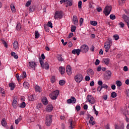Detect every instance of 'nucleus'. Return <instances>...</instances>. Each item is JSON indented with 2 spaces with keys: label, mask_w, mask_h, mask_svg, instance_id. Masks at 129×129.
<instances>
[{
  "label": "nucleus",
  "mask_w": 129,
  "mask_h": 129,
  "mask_svg": "<svg viewBox=\"0 0 129 129\" xmlns=\"http://www.w3.org/2000/svg\"><path fill=\"white\" fill-rule=\"evenodd\" d=\"M111 6H106L103 12L104 15L106 16H108L111 12Z\"/></svg>",
  "instance_id": "obj_7"
},
{
  "label": "nucleus",
  "mask_w": 129,
  "mask_h": 129,
  "mask_svg": "<svg viewBox=\"0 0 129 129\" xmlns=\"http://www.w3.org/2000/svg\"><path fill=\"white\" fill-rule=\"evenodd\" d=\"M110 19L111 20H115V15H114L113 14H111L110 15Z\"/></svg>",
  "instance_id": "obj_43"
},
{
  "label": "nucleus",
  "mask_w": 129,
  "mask_h": 129,
  "mask_svg": "<svg viewBox=\"0 0 129 129\" xmlns=\"http://www.w3.org/2000/svg\"><path fill=\"white\" fill-rule=\"evenodd\" d=\"M48 27H49L50 28H53V26L52 25V22L50 21H49L47 23Z\"/></svg>",
  "instance_id": "obj_50"
},
{
  "label": "nucleus",
  "mask_w": 129,
  "mask_h": 129,
  "mask_svg": "<svg viewBox=\"0 0 129 129\" xmlns=\"http://www.w3.org/2000/svg\"><path fill=\"white\" fill-rule=\"evenodd\" d=\"M59 84L61 86H63V85L65 84V81L63 80H60L59 81Z\"/></svg>",
  "instance_id": "obj_39"
},
{
  "label": "nucleus",
  "mask_w": 129,
  "mask_h": 129,
  "mask_svg": "<svg viewBox=\"0 0 129 129\" xmlns=\"http://www.w3.org/2000/svg\"><path fill=\"white\" fill-rule=\"evenodd\" d=\"M101 87L102 88V89L103 88H104L105 89H107V88H108V86H107V85L103 84V85H102V86H101Z\"/></svg>",
  "instance_id": "obj_47"
},
{
  "label": "nucleus",
  "mask_w": 129,
  "mask_h": 129,
  "mask_svg": "<svg viewBox=\"0 0 129 129\" xmlns=\"http://www.w3.org/2000/svg\"><path fill=\"white\" fill-rule=\"evenodd\" d=\"M19 107L21 108H25V107H26V103H25V102H22Z\"/></svg>",
  "instance_id": "obj_30"
},
{
  "label": "nucleus",
  "mask_w": 129,
  "mask_h": 129,
  "mask_svg": "<svg viewBox=\"0 0 129 129\" xmlns=\"http://www.w3.org/2000/svg\"><path fill=\"white\" fill-rule=\"evenodd\" d=\"M98 85H99V86H102V85H103V82H102V81H99L98 82Z\"/></svg>",
  "instance_id": "obj_61"
},
{
  "label": "nucleus",
  "mask_w": 129,
  "mask_h": 129,
  "mask_svg": "<svg viewBox=\"0 0 129 129\" xmlns=\"http://www.w3.org/2000/svg\"><path fill=\"white\" fill-rule=\"evenodd\" d=\"M2 43L3 45H4L5 47H6V48H8V43H7V42L6 41L3 40L2 41Z\"/></svg>",
  "instance_id": "obj_45"
},
{
  "label": "nucleus",
  "mask_w": 129,
  "mask_h": 129,
  "mask_svg": "<svg viewBox=\"0 0 129 129\" xmlns=\"http://www.w3.org/2000/svg\"><path fill=\"white\" fill-rule=\"evenodd\" d=\"M115 129H124V124L122 123L120 125L115 124Z\"/></svg>",
  "instance_id": "obj_15"
},
{
  "label": "nucleus",
  "mask_w": 129,
  "mask_h": 129,
  "mask_svg": "<svg viewBox=\"0 0 129 129\" xmlns=\"http://www.w3.org/2000/svg\"><path fill=\"white\" fill-rule=\"evenodd\" d=\"M78 8L79 9L82 8V1H80L78 2Z\"/></svg>",
  "instance_id": "obj_41"
},
{
  "label": "nucleus",
  "mask_w": 129,
  "mask_h": 129,
  "mask_svg": "<svg viewBox=\"0 0 129 129\" xmlns=\"http://www.w3.org/2000/svg\"><path fill=\"white\" fill-rule=\"evenodd\" d=\"M106 72L108 76H109V77H111L112 73H111V72L110 71H107Z\"/></svg>",
  "instance_id": "obj_51"
},
{
  "label": "nucleus",
  "mask_w": 129,
  "mask_h": 129,
  "mask_svg": "<svg viewBox=\"0 0 129 129\" xmlns=\"http://www.w3.org/2000/svg\"><path fill=\"white\" fill-rule=\"evenodd\" d=\"M39 62L40 65L41 66V67H44V61H43V60H42L41 58L39 59Z\"/></svg>",
  "instance_id": "obj_44"
},
{
  "label": "nucleus",
  "mask_w": 129,
  "mask_h": 129,
  "mask_svg": "<svg viewBox=\"0 0 129 129\" xmlns=\"http://www.w3.org/2000/svg\"><path fill=\"white\" fill-rule=\"evenodd\" d=\"M116 96H117V95L116 94V93H115V92H113L111 93V97H112V98H115Z\"/></svg>",
  "instance_id": "obj_32"
},
{
  "label": "nucleus",
  "mask_w": 129,
  "mask_h": 129,
  "mask_svg": "<svg viewBox=\"0 0 129 129\" xmlns=\"http://www.w3.org/2000/svg\"><path fill=\"white\" fill-rule=\"evenodd\" d=\"M63 16H64V14L62 11H56L54 14V19L55 20H56V19H62Z\"/></svg>",
  "instance_id": "obj_5"
},
{
  "label": "nucleus",
  "mask_w": 129,
  "mask_h": 129,
  "mask_svg": "<svg viewBox=\"0 0 129 129\" xmlns=\"http://www.w3.org/2000/svg\"><path fill=\"white\" fill-rule=\"evenodd\" d=\"M10 7L12 12L13 13H15V12H16V8H15V5H14V4H11Z\"/></svg>",
  "instance_id": "obj_29"
},
{
  "label": "nucleus",
  "mask_w": 129,
  "mask_h": 129,
  "mask_svg": "<svg viewBox=\"0 0 129 129\" xmlns=\"http://www.w3.org/2000/svg\"><path fill=\"white\" fill-rule=\"evenodd\" d=\"M42 102L44 105H47V104L48 103V100L47 99V98L43 97L42 99Z\"/></svg>",
  "instance_id": "obj_22"
},
{
  "label": "nucleus",
  "mask_w": 129,
  "mask_h": 129,
  "mask_svg": "<svg viewBox=\"0 0 129 129\" xmlns=\"http://www.w3.org/2000/svg\"><path fill=\"white\" fill-rule=\"evenodd\" d=\"M40 37V33L38 32V31H35V39H38Z\"/></svg>",
  "instance_id": "obj_31"
},
{
  "label": "nucleus",
  "mask_w": 129,
  "mask_h": 129,
  "mask_svg": "<svg viewBox=\"0 0 129 129\" xmlns=\"http://www.w3.org/2000/svg\"><path fill=\"white\" fill-rule=\"evenodd\" d=\"M87 100L91 104H94L95 103V99H94V98L91 95L87 96Z\"/></svg>",
  "instance_id": "obj_6"
},
{
  "label": "nucleus",
  "mask_w": 129,
  "mask_h": 129,
  "mask_svg": "<svg viewBox=\"0 0 129 129\" xmlns=\"http://www.w3.org/2000/svg\"><path fill=\"white\" fill-rule=\"evenodd\" d=\"M59 90H56L52 92V93H51L49 94V97L51 99H52V100H55L57 99V97H58V95H59Z\"/></svg>",
  "instance_id": "obj_2"
},
{
  "label": "nucleus",
  "mask_w": 129,
  "mask_h": 129,
  "mask_svg": "<svg viewBox=\"0 0 129 129\" xmlns=\"http://www.w3.org/2000/svg\"><path fill=\"white\" fill-rule=\"evenodd\" d=\"M76 109L77 111H79L81 109V107L80 105H77L76 107Z\"/></svg>",
  "instance_id": "obj_54"
},
{
  "label": "nucleus",
  "mask_w": 129,
  "mask_h": 129,
  "mask_svg": "<svg viewBox=\"0 0 129 129\" xmlns=\"http://www.w3.org/2000/svg\"><path fill=\"white\" fill-rule=\"evenodd\" d=\"M68 46H69V47L71 48V47H72L73 46V43H72V42L71 41H70L68 43Z\"/></svg>",
  "instance_id": "obj_64"
},
{
  "label": "nucleus",
  "mask_w": 129,
  "mask_h": 129,
  "mask_svg": "<svg viewBox=\"0 0 129 129\" xmlns=\"http://www.w3.org/2000/svg\"><path fill=\"white\" fill-rule=\"evenodd\" d=\"M80 49H75L72 51V53L74 54V55H77V56H79L80 54Z\"/></svg>",
  "instance_id": "obj_11"
},
{
  "label": "nucleus",
  "mask_w": 129,
  "mask_h": 129,
  "mask_svg": "<svg viewBox=\"0 0 129 129\" xmlns=\"http://www.w3.org/2000/svg\"><path fill=\"white\" fill-rule=\"evenodd\" d=\"M35 91H36L37 92H41V91H42V88L38 85H36L35 86Z\"/></svg>",
  "instance_id": "obj_23"
},
{
  "label": "nucleus",
  "mask_w": 129,
  "mask_h": 129,
  "mask_svg": "<svg viewBox=\"0 0 129 129\" xmlns=\"http://www.w3.org/2000/svg\"><path fill=\"white\" fill-rule=\"evenodd\" d=\"M59 71L61 74V75H63L64 73H65V68L63 67H60L59 68Z\"/></svg>",
  "instance_id": "obj_21"
},
{
  "label": "nucleus",
  "mask_w": 129,
  "mask_h": 129,
  "mask_svg": "<svg viewBox=\"0 0 129 129\" xmlns=\"http://www.w3.org/2000/svg\"><path fill=\"white\" fill-rule=\"evenodd\" d=\"M90 24L92 26H97V21H91Z\"/></svg>",
  "instance_id": "obj_34"
},
{
  "label": "nucleus",
  "mask_w": 129,
  "mask_h": 129,
  "mask_svg": "<svg viewBox=\"0 0 129 129\" xmlns=\"http://www.w3.org/2000/svg\"><path fill=\"white\" fill-rule=\"evenodd\" d=\"M87 73L88 75H91V76H93V75H94V71L91 69H88L87 71Z\"/></svg>",
  "instance_id": "obj_17"
},
{
  "label": "nucleus",
  "mask_w": 129,
  "mask_h": 129,
  "mask_svg": "<svg viewBox=\"0 0 129 129\" xmlns=\"http://www.w3.org/2000/svg\"><path fill=\"white\" fill-rule=\"evenodd\" d=\"M99 63H100V61L99 60V59H97L96 60V61L95 62V65H99Z\"/></svg>",
  "instance_id": "obj_52"
},
{
  "label": "nucleus",
  "mask_w": 129,
  "mask_h": 129,
  "mask_svg": "<svg viewBox=\"0 0 129 129\" xmlns=\"http://www.w3.org/2000/svg\"><path fill=\"white\" fill-rule=\"evenodd\" d=\"M118 25H119V26H120V28H123L124 27V24L122 22H120L118 24Z\"/></svg>",
  "instance_id": "obj_55"
},
{
  "label": "nucleus",
  "mask_w": 129,
  "mask_h": 129,
  "mask_svg": "<svg viewBox=\"0 0 129 129\" xmlns=\"http://www.w3.org/2000/svg\"><path fill=\"white\" fill-rule=\"evenodd\" d=\"M61 43H62V45L63 46H66L67 45V42H64V39H61Z\"/></svg>",
  "instance_id": "obj_58"
},
{
  "label": "nucleus",
  "mask_w": 129,
  "mask_h": 129,
  "mask_svg": "<svg viewBox=\"0 0 129 129\" xmlns=\"http://www.w3.org/2000/svg\"><path fill=\"white\" fill-rule=\"evenodd\" d=\"M67 103H76V99L74 97H72L71 99H68L67 101Z\"/></svg>",
  "instance_id": "obj_9"
},
{
  "label": "nucleus",
  "mask_w": 129,
  "mask_h": 129,
  "mask_svg": "<svg viewBox=\"0 0 129 129\" xmlns=\"http://www.w3.org/2000/svg\"><path fill=\"white\" fill-rule=\"evenodd\" d=\"M74 79L76 82L80 83L83 80V76L81 74H78L75 76Z\"/></svg>",
  "instance_id": "obj_4"
},
{
  "label": "nucleus",
  "mask_w": 129,
  "mask_h": 129,
  "mask_svg": "<svg viewBox=\"0 0 129 129\" xmlns=\"http://www.w3.org/2000/svg\"><path fill=\"white\" fill-rule=\"evenodd\" d=\"M13 48L15 50H17L19 48V43L18 41H15L13 43Z\"/></svg>",
  "instance_id": "obj_20"
},
{
  "label": "nucleus",
  "mask_w": 129,
  "mask_h": 129,
  "mask_svg": "<svg viewBox=\"0 0 129 129\" xmlns=\"http://www.w3.org/2000/svg\"><path fill=\"white\" fill-rule=\"evenodd\" d=\"M35 10H36V7L34 6H30L29 7V11L30 13H33L35 12Z\"/></svg>",
  "instance_id": "obj_24"
},
{
  "label": "nucleus",
  "mask_w": 129,
  "mask_h": 129,
  "mask_svg": "<svg viewBox=\"0 0 129 129\" xmlns=\"http://www.w3.org/2000/svg\"><path fill=\"white\" fill-rule=\"evenodd\" d=\"M11 56H13L15 59H18V55L15 52H12L11 53Z\"/></svg>",
  "instance_id": "obj_28"
},
{
  "label": "nucleus",
  "mask_w": 129,
  "mask_h": 129,
  "mask_svg": "<svg viewBox=\"0 0 129 129\" xmlns=\"http://www.w3.org/2000/svg\"><path fill=\"white\" fill-rule=\"evenodd\" d=\"M0 89L1 92V93H2V94H6V92L5 91V90L4 89L0 88Z\"/></svg>",
  "instance_id": "obj_59"
},
{
  "label": "nucleus",
  "mask_w": 129,
  "mask_h": 129,
  "mask_svg": "<svg viewBox=\"0 0 129 129\" xmlns=\"http://www.w3.org/2000/svg\"><path fill=\"white\" fill-rule=\"evenodd\" d=\"M72 37H73V33H71L69 34L68 39H70V38H72Z\"/></svg>",
  "instance_id": "obj_63"
},
{
  "label": "nucleus",
  "mask_w": 129,
  "mask_h": 129,
  "mask_svg": "<svg viewBox=\"0 0 129 129\" xmlns=\"http://www.w3.org/2000/svg\"><path fill=\"white\" fill-rule=\"evenodd\" d=\"M57 58L58 61H63V58H62L61 55H60V54L57 55Z\"/></svg>",
  "instance_id": "obj_36"
},
{
  "label": "nucleus",
  "mask_w": 129,
  "mask_h": 129,
  "mask_svg": "<svg viewBox=\"0 0 129 129\" xmlns=\"http://www.w3.org/2000/svg\"><path fill=\"white\" fill-rule=\"evenodd\" d=\"M21 76L23 77L22 78H26V77H27V73L26 72H24Z\"/></svg>",
  "instance_id": "obj_53"
},
{
  "label": "nucleus",
  "mask_w": 129,
  "mask_h": 129,
  "mask_svg": "<svg viewBox=\"0 0 129 129\" xmlns=\"http://www.w3.org/2000/svg\"><path fill=\"white\" fill-rule=\"evenodd\" d=\"M28 65L30 68H32V69H34V70L35 68L37 67V64L35 61H29Z\"/></svg>",
  "instance_id": "obj_10"
},
{
  "label": "nucleus",
  "mask_w": 129,
  "mask_h": 129,
  "mask_svg": "<svg viewBox=\"0 0 129 129\" xmlns=\"http://www.w3.org/2000/svg\"><path fill=\"white\" fill-rule=\"evenodd\" d=\"M113 38L114 40H115V41H117V40H118V39H119V36H118V35L115 34L113 36Z\"/></svg>",
  "instance_id": "obj_37"
},
{
  "label": "nucleus",
  "mask_w": 129,
  "mask_h": 129,
  "mask_svg": "<svg viewBox=\"0 0 129 129\" xmlns=\"http://www.w3.org/2000/svg\"><path fill=\"white\" fill-rule=\"evenodd\" d=\"M93 119H94V118H93V116H91L89 120V123H91V122L93 121Z\"/></svg>",
  "instance_id": "obj_62"
},
{
  "label": "nucleus",
  "mask_w": 129,
  "mask_h": 129,
  "mask_svg": "<svg viewBox=\"0 0 129 129\" xmlns=\"http://www.w3.org/2000/svg\"><path fill=\"white\" fill-rule=\"evenodd\" d=\"M42 68L45 69V70H49V68H50V67L49 66V63H48V62H45L44 64H43V67L42 66V67H41Z\"/></svg>",
  "instance_id": "obj_18"
},
{
  "label": "nucleus",
  "mask_w": 129,
  "mask_h": 129,
  "mask_svg": "<svg viewBox=\"0 0 129 129\" xmlns=\"http://www.w3.org/2000/svg\"><path fill=\"white\" fill-rule=\"evenodd\" d=\"M23 86L24 87H25V88H26V89H28V88H29L30 85L29 84V83L27 82H25L23 83Z\"/></svg>",
  "instance_id": "obj_27"
},
{
  "label": "nucleus",
  "mask_w": 129,
  "mask_h": 129,
  "mask_svg": "<svg viewBox=\"0 0 129 129\" xmlns=\"http://www.w3.org/2000/svg\"><path fill=\"white\" fill-rule=\"evenodd\" d=\"M88 50H89V48L88 47V46L84 44L82 46H81L80 50L82 53H86L88 52Z\"/></svg>",
  "instance_id": "obj_8"
},
{
  "label": "nucleus",
  "mask_w": 129,
  "mask_h": 129,
  "mask_svg": "<svg viewBox=\"0 0 129 129\" xmlns=\"http://www.w3.org/2000/svg\"><path fill=\"white\" fill-rule=\"evenodd\" d=\"M75 31H76V26L72 25L71 27V32L74 33V32H75Z\"/></svg>",
  "instance_id": "obj_38"
},
{
  "label": "nucleus",
  "mask_w": 129,
  "mask_h": 129,
  "mask_svg": "<svg viewBox=\"0 0 129 129\" xmlns=\"http://www.w3.org/2000/svg\"><path fill=\"white\" fill-rule=\"evenodd\" d=\"M16 29L17 30V31H20V30H21V24H17V25L16 26Z\"/></svg>",
  "instance_id": "obj_48"
},
{
  "label": "nucleus",
  "mask_w": 129,
  "mask_h": 129,
  "mask_svg": "<svg viewBox=\"0 0 129 129\" xmlns=\"http://www.w3.org/2000/svg\"><path fill=\"white\" fill-rule=\"evenodd\" d=\"M12 106L14 108H17V107H18V101H17V100L16 99L13 100V103H12Z\"/></svg>",
  "instance_id": "obj_19"
},
{
  "label": "nucleus",
  "mask_w": 129,
  "mask_h": 129,
  "mask_svg": "<svg viewBox=\"0 0 129 129\" xmlns=\"http://www.w3.org/2000/svg\"><path fill=\"white\" fill-rule=\"evenodd\" d=\"M42 103H38L36 106L37 109H40V108L42 107Z\"/></svg>",
  "instance_id": "obj_42"
},
{
  "label": "nucleus",
  "mask_w": 129,
  "mask_h": 129,
  "mask_svg": "<svg viewBox=\"0 0 129 129\" xmlns=\"http://www.w3.org/2000/svg\"><path fill=\"white\" fill-rule=\"evenodd\" d=\"M29 100L30 101H34L35 100V97H34V95H31L29 97Z\"/></svg>",
  "instance_id": "obj_35"
},
{
  "label": "nucleus",
  "mask_w": 129,
  "mask_h": 129,
  "mask_svg": "<svg viewBox=\"0 0 129 129\" xmlns=\"http://www.w3.org/2000/svg\"><path fill=\"white\" fill-rule=\"evenodd\" d=\"M116 84L117 86H118V87H120V86H121L122 83H121V82L120 81H116Z\"/></svg>",
  "instance_id": "obj_33"
},
{
  "label": "nucleus",
  "mask_w": 129,
  "mask_h": 129,
  "mask_svg": "<svg viewBox=\"0 0 129 129\" xmlns=\"http://www.w3.org/2000/svg\"><path fill=\"white\" fill-rule=\"evenodd\" d=\"M2 124L3 126H6L7 125V122L5 120H2Z\"/></svg>",
  "instance_id": "obj_49"
},
{
  "label": "nucleus",
  "mask_w": 129,
  "mask_h": 129,
  "mask_svg": "<svg viewBox=\"0 0 129 129\" xmlns=\"http://www.w3.org/2000/svg\"><path fill=\"white\" fill-rule=\"evenodd\" d=\"M110 62V59L108 58H103L102 60V63L105 64V65H108Z\"/></svg>",
  "instance_id": "obj_13"
},
{
  "label": "nucleus",
  "mask_w": 129,
  "mask_h": 129,
  "mask_svg": "<svg viewBox=\"0 0 129 129\" xmlns=\"http://www.w3.org/2000/svg\"><path fill=\"white\" fill-rule=\"evenodd\" d=\"M73 22L75 25V26H78V18L77 16H74L73 17Z\"/></svg>",
  "instance_id": "obj_12"
},
{
  "label": "nucleus",
  "mask_w": 129,
  "mask_h": 129,
  "mask_svg": "<svg viewBox=\"0 0 129 129\" xmlns=\"http://www.w3.org/2000/svg\"><path fill=\"white\" fill-rule=\"evenodd\" d=\"M112 45V40L111 38H108V41L104 43V47L105 49V52L107 53L108 51H109V49L110 48V46Z\"/></svg>",
  "instance_id": "obj_1"
},
{
  "label": "nucleus",
  "mask_w": 129,
  "mask_h": 129,
  "mask_svg": "<svg viewBox=\"0 0 129 129\" xmlns=\"http://www.w3.org/2000/svg\"><path fill=\"white\" fill-rule=\"evenodd\" d=\"M67 73L68 75H71L72 74V71L71 70V67L68 65L66 68Z\"/></svg>",
  "instance_id": "obj_14"
},
{
  "label": "nucleus",
  "mask_w": 129,
  "mask_h": 129,
  "mask_svg": "<svg viewBox=\"0 0 129 129\" xmlns=\"http://www.w3.org/2000/svg\"><path fill=\"white\" fill-rule=\"evenodd\" d=\"M9 86L10 87L11 90H14V89H15V84L11 83L9 84Z\"/></svg>",
  "instance_id": "obj_25"
},
{
  "label": "nucleus",
  "mask_w": 129,
  "mask_h": 129,
  "mask_svg": "<svg viewBox=\"0 0 129 129\" xmlns=\"http://www.w3.org/2000/svg\"><path fill=\"white\" fill-rule=\"evenodd\" d=\"M46 110L48 112H51L53 110V105H48L46 107Z\"/></svg>",
  "instance_id": "obj_16"
},
{
  "label": "nucleus",
  "mask_w": 129,
  "mask_h": 129,
  "mask_svg": "<svg viewBox=\"0 0 129 129\" xmlns=\"http://www.w3.org/2000/svg\"><path fill=\"white\" fill-rule=\"evenodd\" d=\"M52 115H46L45 124L47 126H50L52 124Z\"/></svg>",
  "instance_id": "obj_3"
},
{
  "label": "nucleus",
  "mask_w": 129,
  "mask_h": 129,
  "mask_svg": "<svg viewBox=\"0 0 129 129\" xmlns=\"http://www.w3.org/2000/svg\"><path fill=\"white\" fill-rule=\"evenodd\" d=\"M66 3L69 7H72V5H73V1L72 0H68Z\"/></svg>",
  "instance_id": "obj_26"
},
{
  "label": "nucleus",
  "mask_w": 129,
  "mask_h": 129,
  "mask_svg": "<svg viewBox=\"0 0 129 129\" xmlns=\"http://www.w3.org/2000/svg\"><path fill=\"white\" fill-rule=\"evenodd\" d=\"M31 6V1H28L26 4V7H30Z\"/></svg>",
  "instance_id": "obj_57"
},
{
  "label": "nucleus",
  "mask_w": 129,
  "mask_h": 129,
  "mask_svg": "<svg viewBox=\"0 0 129 129\" xmlns=\"http://www.w3.org/2000/svg\"><path fill=\"white\" fill-rule=\"evenodd\" d=\"M2 43L3 45H4L5 47H6V48H8V43H7V42L6 41L3 40L2 41Z\"/></svg>",
  "instance_id": "obj_46"
},
{
  "label": "nucleus",
  "mask_w": 129,
  "mask_h": 129,
  "mask_svg": "<svg viewBox=\"0 0 129 129\" xmlns=\"http://www.w3.org/2000/svg\"><path fill=\"white\" fill-rule=\"evenodd\" d=\"M97 71H98V72H99L100 71H101V66H99L97 68Z\"/></svg>",
  "instance_id": "obj_60"
},
{
  "label": "nucleus",
  "mask_w": 129,
  "mask_h": 129,
  "mask_svg": "<svg viewBox=\"0 0 129 129\" xmlns=\"http://www.w3.org/2000/svg\"><path fill=\"white\" fill-rule=\"evenodd\" d=\"M16 78L17 79V80L18 81H19V80H21V79H22V78H23V76H20H20H19V74H16Z\"/></svg>",
  "instance_id": "obj_40"
},
{
  "label": "nucleus",
  "mask_w": 129,
  "mask_h": 129,
  "mask_svg": "<svg viewBox=\"0 0 129 129\" xmlns=\"http://www.w3.org/2000/svg\"><path fill=\"white\" fill-rule=\"evenodd\" d=\"M89 80H90V77H89V76H86L85 77V81H89Z\"/></svg>",
  "instance_id": "obj_56"
}]
</instances>
